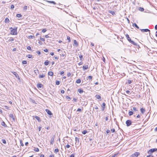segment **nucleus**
Segmentation results:
<instances>
[{"label":"nucleus","mask_w":157,"mask_h":157,"mask_svg":"<svg viewBox=\"0 0 157 157\" xmlns=\"http://www.w3.org/2000/svg\"><path fill=\"white\" fill-rule=\"evenodd\" d=\"M10 29H12L11 30L10 34L13 35H16L17 34V27H16L14 29H13L12 27L10 28Z\"/></svg>","instance_id":"f257e3e1"},{"label":"nucleus","mask_w":157,"mask_h":157,"mask_svg":"<svg viewBox=\"0 0 157 157\" xmlns=\"http://www.w3.org/2000/svg\"><path fill=\"white\" fill-rule=\"evenodd\" d=\"M157 150V149L155 148H153L150 149L148 151L147 153L149 154H151V153H153V152H154L155 151H156Z\"/></svg>","instance_id":"f03ea898"},{"label":"nucleus","mask_w":157,"mask_h":157,"mask_svg":"<svg viewBox=\"0 0 157 157\" xmlns=\"http://www.w3.org/2000/svg\"><path fill=\"white\" fill-rule=\"evenodd\" d=\"M140 155V153L139 152H136L134 154H132L130 157H137L139 155Z\"/></svg>","instance_id":"7ed1b4c3"},{"label":"nucleus","mask_w":157,"mask_h":157,"mask_svg":"<svg viewBox=\"0 0 157 157\" xmlns=\"http://www.w3.org/2000/svg\"><path fill=\"white\" fill-rule=\"evenodd\" d=\"M132 122L131 121L129 120H127L126 121V124L127 126L128 127L130 126L132 124Z\"/></svg>","instance_id":"20e7f679"},{"label":"nucleus","mask_w":157,"mask_h":157,"mask_svg":"<svg viewBox=\"0 0 157 157\" xmlns=\"http://www.w3.org/2000/svg\"><path fill=\"white\" fill-rule=\"evenodd\" d=\"M55 138V136L54 135L52 137L50 141V144H53L54 142V139Z\"/></svg>","instance_id":"39448f33"},{"label":"nucleus","mask_w":157,"mask_h":157,"mask_svg":"<svg viewBox=\"0 0 157 157\" xmlns=\"http://www.w3.org/2000/svg\"><path fill=\"white\" fill-rule=\"evenodd\" d=\"M11 72L15 76V77L17 78H18V79H20V78H19V76L18 75V74L15 72H14V71H13V72Z\"/></svg>","instance_id":"423d86ee"},{"label":"nucleus","mask_w":157,"mask_h":157,"mask_svg":"<svg viewBox=\"0 0 157 157\" xmlns=\"http://www.w3.org/2000/svg\"><path fill=\"white\" fill-rule=\"evenodd\" d=\"M140 30L143 32H150V30L148 29H141Z\"/></svg>","instance_id":"0eeeda50"},{"label":"nucleus","mask_w":157,"mask_h":157,"mask_svg":"<svg viewBox=\"0 0 157 157\" xmlns=\"http://www.w3.org/2000/svg\"><path fill=\"white\" fill-rule=\"evenodd\" d=\"M88 68V65H84L82 67V69L83 71H85Z\"/></svg>","instance_id":"6e6552de"},{"label":"nucleus","mask_w":157,"mask_h":157,"mask_svg":"<svg viewBox=\"0 0 157 157\" xmlns=\"http://www.w3.org/2000/svg\"><path fill=\"white\" fill-rule=\"evenodd\" d=\"M45 111L48 115H51L52 114V113L51 112L50 110H49L48 109H46Z\"/></svg>","instance_id":"1a4fd4ad"},{"label":"nucleus","mask_w":157,"mask_h":157,"mask_svg":"<svg viewBox=\"0 0 157 157\" xmlns=\"http://www.w3.org/2000/svg\"><path fill=\"white\" fill-rule=\"evenodd\" d=\"M43 86L41 83H38L37 85V87L38 88H43Z\"/></svg>","instance_id":"9d476101"},{"label":"nucleus","mask_w":157,"mask_h":157,"mask_svg":"<svg viewBox=\"0 0 157 157\" xmlns=\"http://www.w3.org/2000/svg\"><path fill=\"white\" fill-rule=\"evenodd\" d=\"M34 117L38 121V122L41 121V120L40 119V118L39 117L37 116H35Z\"/></svg>","instance_id":"9b49d317"},{"label":"nucleus","mask_w":157,"mask_h":157,"mask_svg":"<svg viewBox=\"0 0 157 157\" xmlns=\"http://www.w3.org/2000/svg\"><path fill=\"white\" fill-rule=\"evenodd\" d=\"M75 140L76 141L75 144H76L77 143H78V144L79 142V138L77 137H75Z\"/></svg>","instance_id":"f8f14e48"},{"label":"nucleus","mask_w":157,"mask_h":157,"mask_svg":"<svg viewBox=\"0 0 157 157\" xmlns=\"http://www.w3.org/2000/svg\"><path fill=\"white\" fill-rule=\"evenodd\" d=\"M140 110L141 113L143 114H144L145 111V109H144L143 108H140Z\"/></svg>","instance_id":"ddd939ff"},{"label":"nucleus","mask_w":157,"mask_h":157,"mask_svg":"<svg viewBox=\"0 0 157 157\" xmlns=\"http://www.w3.org/2000/svg\"><path fill=\"white\" fill-rule=\"evenodd\" d=\"M129 42L134 45H137V44L136 43L131 40V41H130Z\"/></svg>","instance_id":"4468645a"},{"label":"nucleus","mask_w":157,"mask_h":157,"mask_svg":"<svg viewBox=\"0 0 157 157\" xmlns=\"http://www.w3.org/2000/svg\"><path fill=\"white\" fill-rule=\"evenodd\" d=\"M78 91L80 94H82L83 92V90L82 89H78Z\"/></svg>","instance_id":"2eb2a0df"},{"label":"nucleus","mask_w":157,"mask_h":157,"mask_svg":"<svg viewBox=\"0 0 157 157\" xmlns=\"http://www.w3.org/2000/svg\"><path fill=\"white\" fill-rule=\"evenodd\" d=\"M126 36L127 38V39L129 41H131V38H130L129 37V35L128 34H127L126 35Z\"/></svg>","instance_id":"dca6fc26"},{"label":"nucleus","mask_w":157,"mask_h":157,"mask_svg":"<svg viewBox=\"0 0 157 157\" xmlns=\"http://www.w3.org/2000/svg\"><path fill=\"white\" fill-rule=\"evenodd\" d=\"M74 44L76 46H78V44L76 40H74Z\"/></svg>","instance_id":"f3484780"},{"label":"nucleus","mask_w":157,"mask_h":157,"mask_svg":"<svg viewBox=\"0 0 157 157\" xmlns=\"http://www.w3.org/2000/svg\"><path fill=\"white\" fill-rule=\"evenodd\" d=\"M95 97L96 98L98 99H100V100H101V97L100 95H96L95 96Z\"/></svg>","instance_id":"a211bd4d"},{"label":"nucleus","mask_w":157,"mask_h":157,"mask_svg":"<svg viewBox=\"0 0 157 157\" xmlns=\"http://www.w3.org/2000/svg\"><path fill=\"white\" fill-rule=\"evenodd\" d=\"M46 2L49 3L53 4L55 5L56 4V3L55 2L53 1H46Z\"/></svg>","instance_id":"6ab92c4d"},{"label":"nucleus","mask_w":157,"mask_h":157,"mask_svg":"<svg viewBox=\"0 0 157 157\" xmlns=\"http://www.w3.org/2000/svg\"><path fill=\"white\" fill-rule=\"evenodd\" d=\"M49 63V61L48 60H46L44 63V64L45 65L47 66L48 65Z\"/></svg>","instance_id":"aec40b11"},{"label":"nucleus","mask_w":157,"mask_h":157,"mask_svg":"<svg viewBox=\"0 0 157 157\" xmlns=\"http://www.w3.org/2000/svg\"><path fill=\"white\" fill-rule=\"evenodd\" d=\"M135 113H134L132 111H130L128 112V115L129 116H131L133 114H134Z\"/></svg>","instance_id":"412c9836"},{"label":"nucleus","mask_w":157,"mask_h":157,"mask_svg":"<svg viewBox=\"0 0 157 157\" xmlns=\"http://www.w3.org/2000/svg\"><path fill=\"white\" fill-rule=\"evenodd\" d=\"M133 26L136 27L137 29H139V26L137 25L136 23L133 24Z\"/></svg>","instance_id":"4be33fe9"},{"label":"nucleus","mask_w":157,"mask_h":157,"mask_svg":"<svg viewBox=\"0 0 157 157\" xmlns=\"http://www.w3.org/2000/svg\"><path fill=\"white\" fill-rule=\"evenodd\" d=\"M53 75V73L52 71H49L48 72V75L50 76H52Z\"/></svg>","instance_id":"5701e85b"},{"label":"nucleus","mask_w":157,"mask_h":157,"mask_svg":"<svg viewBox=\"0 0 157 157\" xmlns=\"http://www.w3.org/2000/svg\"><path fill=\"white\" fill-rule=\"evenodd\" d=\"M14 40V39L13 37H10V38L8 40V41H12Z\"/></svg>","instance_id":"b1692460"},{"label":"nucleus","mask_w":157,"mask_h":157,"mask_svg":"<svg viewBox=\"0 0 157 157\" xmlns=\"http://www.w3.org/2000/svg\"><path fill=\"white\" fill-rule=\"evenodd\" d=\"M2 125L4 127H6L7 126L6 125V124L4 121H2Z\"/></svg>","instance_id":"393cba45"},{"label":"nucleus","mask_w":157,"mask_h":157,"mask_svg":"<svg viewBox=\"0 0 157 157\" xmlns=\"http://www.w3.org/2000/svg\"><path fill=\"white\" fill-rule=\"evenodd\" d=\"M9 21V19L7 17L5 19V23H8Z\"/></svg>","instance_id":"a878e982"},{"label":"nucleus","mask_w":157,"mask_h":157,"mask_svg":"<svg viewBox=\"0 0 157 157\" xmlns=\"http://www.w3.org/2000/svg\"><path fill=\"white\" fill-rule=\"evenodd\" d=\"M109 12L112 14L113 15H115V13L114 11H109Z\"/></svg>","instance_id":"bb28decb"},{"label":"nucleus","mask_w":157,"mask_h":157,"mask_svg":"<svg viewBox=\"0 0 157 157\" xmlns=\"http://www.w3.org/2000/svg\"><path fill=\"white\" fill-rule=\"evenodd\" d=\"M10 117H11L13 119V120L14 119V116H13V114H10Z\"/></svg>","instance_id":"cd10ccee"},{"label":"nucleus","mask_w":157,"mask_h":157,"mask_svg":"<svg viewBox=\"0 0 157 157\" xmlns=\"http://www.w3.org/2000/svg\"><path fill=\"white\" fill-rule=\"evenodd\" d=\"M45 77V75H39V78H44Z\"/></svg>","instance_id":"c85d7f7f"},{"label":"nucleus","mask_w":157,"mask_h":157,"mask_svg":"<svg viewBox=\"0 0 157 157\" xmlns=\"http://www.w3.org/2000/svg\"><path fill=\"white\" fill-rule=\"evenodd\" d=\"M133 110L134 112H136L138 111V110L135 107H133Z\"/></svg>","instance_id":"c756f323"},{"label":"nucleus","mask_w":157,"mask_h":157,"mask_svg":"<svg viewBox=\"0 0 157 157\" xmlns=\"http://www.w3.org/2000/svg\"><path fill=\"white\" fill-rule=\"evenodd\" d=\"M59 151V150L58 148H56L55 149L54 152L55 153H57Z\"/></svg>","instance_id":"7c9ffc66"},{"label":"nucleus","mask_w":157,"mask_h":157,"mask_svg":"<svg viewBox=\"0 0 157 157\" xmlns=\"http://www.w3.org/2000/svg\"><path fill=\"white\" fill-rule=\"evenodd\" d=\"M87 132H88V131L86 130H84L82 132V133L84 135Z\"/></svg>","instance_id":"2f4dec72"},{"label":"nucleus","mask_w":157,"mask_h":157,"mask_svg":"<svg viewBox=\"0 0 157 157\" xmlns=\"http://www.w3.org/2000/svg\"><path fill=\"white\" fill-rule=\"evenodd\" d=\"M83 56L82 55H80L79 56V57L80 59V60L81 61H82L83 60Z\"/></svg>","instance_id":"473e14b6"},{"label":"nucleus","mask_w":157,"mask_h":157,"mask_svg":"<svg viewBox=\"0 0 157 157\" xmlns=\"http://www.w3.org/2000/svg\"><path fill=\"white\" fill-rule=\"evenodd\" d=\"M81 82V81L80 79H78L76 81V82L77 83H80Z\"/></svg>","instance_id":"72a5a7b5"},{"label":"nucleus","mask_w":157,"mask_h":157,"mask_svg":"<svg viewBox=\"0 0 157 157\" xmlns=\"http://www.w3.org/2000/svg\"><path fill=\"white\" fill-rule=\"evenodd\" d=\"M139 10L141 11H143L144 10V8L142 7H139Z\"/></svg>","instance_id":"f704fd0d"},{"label":"nucleus","mask_w":157,"mask_h":157,"mask_svg":"<svg viewBox=\"0 0 157 157\" xmlns=\"http://www.w3.org/2000/svg\"><path fill=\"white\" fill-rule=\"evenodd\" d=\"M2 142L3 144H6V141L5 139H2Z\"/></svg>","instance_id":"c9c22d12"},{"label":"nucleus","mask_w":157,"mask_h":157,"mask_svg":"<svg viewBox=\"0 0 157 157\" xmlns=\"http://www.w3.org/2000/svg\"><path fill=\"white\" fill-rule=\"evenodd\" d=\"M67 39L68 40V42H70L71 41L70 37L69 36H67Z\"/></svg>","instance_id":"e433bc0d"},{"label":"nucleus","mask_w":157,"mask_h":157,"mask_svg":"<svg viewBox=\"0 0 157 157\" xmlns=\"http://www.w3.org/2000/svg\"><path fill=\"white\" fill-rule=\"evenodd\" d=\"M16 16L18 17H20L22 16V15L21 14H17Z\"/></svg>","instance_id":"4c0bfd02"},{"label":"nucleus","mask_w":157,"mask_h":157,"mask_svg":"<svg viewBox=\"0 0 157 157\" xmlns=\"http://www.w3.org/2000/svg\"><path fill=\"white\" fill-rule=\"evenodd\" d=\"M60 82L59 81H57L56 82V85H59L60 84Z\"/></svg>","instance_id":"58836bf2"},{"label":"nucleus","mask_w":157,"mask_h":157,"mask_svg":"<svg viewBox=\"0 0 157 157\" xmlns=\"http://www.w3.org/2000/svg\"><path fill=\"white\" fill-rule=\"evenodd\" d=\"M88 78L89 80H91L92 78V76H88Z\"/></svg>","instance_id":"ea45409f"},{"label":"nucleus","mask_w":157,"mask_h":157,"mask_svg":"<svg viewBox=\"0 0 157 157\" xmlns=\"http://www.w3.org/2000/svg\"><path fill=\"white\" fill-rule=\"evenodd\" d=\"M29 38L31 39H33L35 38V36H33L30 35L29 36Z\"/></svg>","instance_id":"a19ab883"},{"label":"nucleus","mask_w":157,"mask_h":157,"mask_svg":"<svg viewBox=\"0 0 157 157\" xmlns=\"http://www.w3.org/2000/svg\"><path fill=\"white\" fill-rule=\"evenodd\" d=\"M105 103H103L101 105L102 107H105Z\"/></svg>","instance_id":"79ce46f5"},{"label":"nucleus","mask_w":157,"mask_h":157,"mask_svg":"<svg viewBox=\"0 0 157 157\" xmlns=\"http://www.w3.org/2000/svg\"><path fill=\"white\" fill-rule=\"evenodd\" d=\"M20 144H21V146H24V144L23 143L22 141V140H20Z\"/></svg>","instance_id":"37998d69"},{"label":"nucleus","mask_w":157,"mask_h":157,"mask_svg":"<svg viewBox=\"0 0 157 157\" xmlns=\"http://www.w3.org/2000/svg\"><path fill=\"white\" fill-rule=\"evenodd\" d=\"M22 63L23 64H27V62L26 61L24 60L22 61Z\"/></svg>","instance_id":"c03bdc74"},{"label":"nucleus","mask_w":157,"mask_h":157,"mask_svg":"<svg viewBox=\"0 0 157 157\" xmlns=\"http://www.w3.org/2000/svg\"><path fill=\"white\" fill-rule=\"evenodd\" d=\"M132 81H131V80H129L128 81L127 83L128 84H130L132 83Z\"/></svg>","instance_id":"a18cd8bd"},{"label":"nucleus","mask_w":157,"mask_h":157,"mask_svg":"<svg viewBox=\"0 0 157 157\" xmlns=\"http://www.w3.org/2000/svg\"><path fill=\"white\" fill-rule=\"evenodd\" d=\"M35 151L36 152H38L39 151V150L38 148H35Z\"/></svg>","instance_id":"49530a36"},{"label":"nucleus","mask_w":157,"mask_h":157,"mask_svg":"<svg viewBox=\"0 0 157 157\" xmlns=\"http://www.w3.org/2000/svg\"><path fill=\"white\" fill-rule=\"evenodd\" d=\"M27 49L28 50H31V47L30 46H28L27 47Z\"/></svg>","instance_id":"de8ad7c7"},{"label":"nucleus","mask_w":157,"mask_h":157,"mask_svg":"<svg viewBox=\"0 0 157 157\" xmlns=\"http://www.w3.org/2000/svg\"><path fill=\"white\" fill-rule=\"evenodd\" d=\"M32 56L31 55H28L27 57L29 58H31L32 57Z\"/></svg>","instance_id":"09e8293b"},{"label":"nucleus","mask_w":157,"mask_h":157,"mask_svg":"<svg viewBox=\"0 0 157 157\" xmlns=\"http://www.w3.org/2000/svg\"><path fill=\"white\" fill-rule=\"evenodd\" d=\"M70 147V146L69 144H67L65 146V147H66L67 148H69Z\"/></svg>","instance_id":"8fccbe9b"},{"label":"nucleus","mask_w":157,"mask_h":157,"mask_svg":"<svg viewBox=\"0 0 157 157\" xmlns=\"http://www.w3.org/2000/svg\"><path fill=\"white\" fill-rule=\"evenodd\" d=\"M47 31V30L46 29H42V32H43V33H44L45 32Z\"/></svg>","instance_id":"3c124183"},{"label":"nucleus","mask_w":157,"mask_h":157,"mask_svg":"<svg viewBox=\"0 0 157 157\" xmlns=\"http://www.w3.org/2000/svg\"><path fill=\"white\" fill-rule=\"evenodd\" d=\"M27 9V6H25L23 8V10H26Z\"/></svg>","instance_id":"603ef678"},{"label":"nucleus","mask_w":157,"mask_h":157,"mask_svg":"<svg viewBox=\"0 0 157 157\" xmlns=\"http://www.w3.org/2000/svg\"><path fill=\"white\" fill-rule=\"evenodd\" d=\"M40 40L42 41H45V40L44 38H42L41 37H40Z\"/></svg>","instance_id":"864d4df0"},{"label":"nucleus","mask_w":157,"mask_h":157,"mask_svg":"<svg viewBox=\"0 0 157 157\" xmlns=\"http://www.w3.org/2000/svg\"><path fill=\"white\" fill-rule=\"evenodd\" d=\"M71 75V73L70 72L68 73L67 74V76L68 77H69Z\"/></svg>","instance_id":"5fc2aeb1"},{"label":"nucleus","mask_w":157,"mask_h":157,"mask_svg":"<svg viewBox=\"0 0 157 157\" xmlns=\"http://www.w3.org/2000/svg\"><path fill=\"white\" fill-rule=\"evenodd\" d=\"M14 5H12L10 6V8L11 9H13L14 8Z\"/></svg>","instance_id":"6e6d98bb"},{"label":"nucleus","mask_w":157,"mask_h":157,"mask_svg":"<svg viewBox=\"0 0 157 157\" xmlns=\"http://www.w3.org/2000/svg\"><path fill=\"white\" fill-rule=\"evenodd\" d=\"M146 157H154L153 156L151 155H147Z\"/></svg>","instance_id":"4d7b16f0"},{"label":"nucleus","mask_w":157,"mask_h":157,"mask_svg":"<svg viewBox=\"0 0 157 157\" xmlns=\"http://www.w3.org/2000/svg\"><path fill=\"white\" fill-rule=\"evenodd\" d=\"M36 53L38 54L39 55H40L41 54L40 51H36Z\"/></svg>","instance_id":"13d9d810"},{"label":"nucleus","mask_w":157,"mask_h":157,"mask_svg":"<svg viewBox=\"0 0 157 157\" xmlns=\"http://www.w3.org/2000/svg\"><path fill=\"white\" fill-rule=\"evenodd\" d=\"M43 51L45 52H48V50L47 49H45L43 50Z\"/></svg>","instance_id":"bf43d9fd"},{"label":"nucleus","mask_w":157,"mask_h":157,"mask_svg":"<svg viewBox=\"0 0 157 157\" xmlns=\"http://www.w3.org/2000/svg\"><path fill=\"white\" fill-rule=\"evenodd\" d=\"M111 131L112 132H115V129L114 128H112L111 129Z\"/></svg>","instance_id":"052dcab7"},{"label":"nucleus","mask_w":157,"mask_h":157,"mask_svg":"<svg viewBox=\"0 0 157 157\" xmlns=\"http://www.w3.org/2000/svg\"><path fill=\"white\" fill-rule=\"evenodd\" d=\"M117 154H115L113 155L111 157H115L117 155Z\"/></svg>","instance_id":"680f3d73"},{"label":"nucleus","mask_w":157,"mask_h":157,"mask_svg":"<svg viewBox=\"0 0 157 157\" xmlns=\"http://www.w3.org/2000/svg\"><path fill=\"white\" fill-rule=\"evenodd\" d=\"M77 111H78V112H80L81 111V109L80 108H78L77 110Z\"/></svg>","instance_id":"e2e57ef3"},{"label":"nucleus","mask_w":157,"mask_h":157,"mask_svg":"<svg viewBox=\"0 0 157 157\" xmlns=\"http://www.w3.org/2000/svg\"><path fill=\"white\" fill-rule=\"evenodd\" d=\"M75 157V155L74 154H71L70 156V157Z\"/></svg>","instance_id":"0e129e2a"},{"label":"nucleus","mask_w":157,"mask_h":157,"mask_svg":"<svg viewBox=\"0 0 157 157\" xmlns=\"http://www.w3.org/2000/svg\"><path fill=\"white\" fill-rule=\"evenodd\" d=\"M82 63H82V62H80L78 63V65H79V66H80V65H82Z\"/></svg>","instance_id":"69168bd1"},{"label":"nucleus","mask_w":157,"mask_h":157,"mask_svg":"<svg viewBox=\"0 0 157 157\" xmlns=\"http://www.w3.org/2000/svg\"><path fill=\"white\" fill-rule=\"evenodd\" d=\"M155 30H157V25L155 26Z\"/></svg>","instance_id":"338daca9"},{"label":"nucleus","mask_w":157,"mask_h":157,"mask_svg":"<svg viewBox=\"0 0 157 157\" xmlns=\"http://www.w3.org/2000/svg\"><path fill=\"white\" fill-rule=\"evenodd\" d=\"M49 157H54V155H49Z\"/></svg>","instance_id":"774afa93"}]
</instances>
